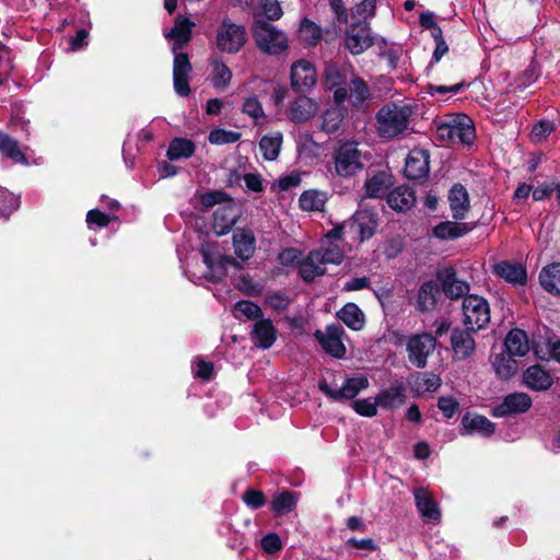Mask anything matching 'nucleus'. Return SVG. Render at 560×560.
Returning <instances> with one entry per match:
<instances>
[{
  "instance_id": "13d9d810",
  "label": "nucleus",
  "mask_w": 560,
  "mask_h": 560,
  "mask_svg": "<svg viewBox=\"0 0 560 560\" xmlns=\"http://www.w3.org/2000/svg\"><path fill=\"white\" fill-rule=\"evenodd\" d=\"M187 72H174V89L180 96H187L190 93L189 79Z\"/></svg>"
},
{
  "instance_id": "c03bdc74",
  "label": "nucleus",
  "mask_w": 560,
  "mask_h": 560,
  "mask_svg": "<svg viewBox=\"0 0 560 560\" xmlns=\"http://www.w3.org/2000/svg\"><path fill=\"white\" fill-rule=\"evenodd\" d=\"M342 119V110L339 107H331L323 114L322 129L328 133L335 132L340 127Z\"/></svg>"
},
{
  "instance_id": "69168bd1",
  "label": "nucleus",
  "mask_w": 560,
  "mask_h": 560,
  "mask_svg": "<svg viewBox=\"0 0 560 560\" xmlns=\"http://www.w3.org/2000/svg\"><path fill=\"white\" fill-rule=\"evenodd\" d=\"M246 187L255 192H260L264 189L261 176L257 173H247L243 176Z\"/></svg>"
},
{
  "instance_id": "f704fd0d",
  "label": "nucleus",
  "mask_w": 560,
  "mask_h": 560,
  "mask_svg": "<svg viewBox=\"0 0 560 560\" xmlns=\"http://www.w3.org/2000/svg\"><path fill=\"white\" fill-rule=\"evenodd\" d=\"M283 137L281 132L264 136L259 141V149L265 160L275 161L280 153Z\"/></svg>"
},
{
  "instance_id": "8fccbe9b",
  "label": "nucleus",
  "mask_w": 560,
  "mask_h": 560,
  "mask_svg": "<svg viewBox=\"0 0 560 560\" xmlns=\"http://www.w3.org/2000/svg\"><path fill=\"white\" fill-rule=\"evenodd\" d=\"M349 97L353 106H359L369 97V90L361 80H352L349 86Z\"/></svg>"
},
{
  "instance_id": "0e129e2a",
  "label": "nucleus",
  "mask_w": 560,
  "mask_h": 560,
  "mask_svg": "<svg viewBox=\"0 0 560 560\" xmlns=\"http://www.w3.org/2000/svg\"><path fill=\"white\" fill-rule=\"evenodd\" d=\"M555 183H542L537 187L533 188V199L535 201H541L551 196L553 192Z\"/></svg>"
},
{
  "instance_id": "aec40b11",
  "label": "nucleus",
  "mask_w": 560,
  "mask_h": 560,
  "mask_svg": "<svg viewBox=\"0 0 560 560\" xmlns=\"http://www.w3.org/2000/svg\"><path fill=\"white\" fill-rule=\"evenodd\" d=\"M233 246L237 258L245 261L252 258L256 249V238L249 229H236L233 234Z\"/></svg>"
},
{
  "instance_id": "f03ea898",
  "label": "nucleus",
  "mask_w": 560,
  "mask_h": 560,
  "mask_svg": "<svg viewBox=\"0 0 560 560\" xmlns=\"http://www.w3.org/2000/svg\"><path fill=\"white\" fill-rule=\"evenodd\" d=\"M364 153L359 149V142L343 140L338 143L332 153L334 174L339 177H352L364 167Z\"/></svg>"
},
{
  "instance_id": "f8f14e48",
  "label": "nucleus",
  "mask_w": 560,
  "mask_h": 560,
  "mask_svg": "<svg viewBox=\"0 0 560 560\" xmlns=\"http://www.w3.org/2000/svg\"><path fill=\"white\" fill-rule=\"evenodd\" d=\"M195 25V22L188 16L179 14L175 18L173 26L164 30V36L168 40L173 52L190 42Z\"/></svg>"
},
{
  "instance_id": "393cba45",
  "label": "nucleus",
  "mask_w": 560,
  "mask_h": 560,
  "mask_svg": "<svg viewBox=\"0 0 560 560\" xmlns=\"http://www.w3.org/2000/svg\"><path fill=\"white\" fill-rule=\"evenodd\" d=\"M450 207L453 218L462 220L469 209L468 192L462 185H454L448 194Z\"/></svg>"
},
{
  "instance_id": "b1692460",
  "label": "nucleus",
  "mask_w": 560,
  "mask_h": 560,
  "mask_svg": "<svg viewBox=\"0 0 560 560\" xmlns=\"http://www.w3.org/2000/svg\"><path fill=\"white\" fill-rule=\"evenodd\" d=\"M539 283L548 293L560 296V262L545 266L539 272Z\"/></svg>"
},
{
  "instance_id": "9b49d317",
  "label": "nucleus",
  "mask_w": 560,
  "mask_h": 560,
  "mask_svg": "<svg viewBox=\"0 0 560 560\" xmlns=\"http://www.w3.org/2000/svg\"><path fill=\"white\" fill-rule=\"evenodd\" d=\"M343 334L345 331L342 328L335 325H329L324 330H316L314 336L325 352L331 357L341 359L346 355L347 352L342 340Z\"/></svg>"
},
{
  "instance_id": "c85d7f7f",
  "label": "nucleus",
  "mask_w": 560,
  "mask_h": 560,
  "mask_svg": "<svg viewBox=\"0 0 560 560\" xmlns=\"http://www.w3.org/2000/svg\"><path fill=\"white\" fill-rule=\"evenodd\" d=\"M415 500L419 513L428 521L436 522L440 520V511L436 503L432 500L430 493L425 489H417L415 491Z\"/></svg>"
},
{
  "instance_id": "7c9ffc66",
  "label": "nucleus",
  "mask_w": 560,
  "mask_h": 560,
  "mask_svg": "<svg viewBox=\"0 0 560 560\" xmlns=\"http://www.w3.org/2000/svg\"><path fill=\"white\" fill-rule=\"evenodd\" d=\"M505 348L510 355H526L529 351V343L525 331L521 329L511 330L505 338Z\"/></svg>"
},
{
  "instance_id": "a18cd8bd",
  "label": "nucleus",
  "mask_w": 560,
  "mask_h": 560,
  "mask_svg": "<svg viewBox=\"0 0 560 560\" xmlns=\"http://www.w3.org/2000/svg\"><path fill=\"white\" fill-rule=\"evenodd\" d=\"M18 207V198L8 189L0 186V219L9 218Z\"/></svg>"
},
{
  "instance_id": "79ce46f5",
  "label": "nucleus",
  "mask_w": 560,
  "mask_h": 560,
  "mask_svg": "<svg viewBox=\"0 0 560 560\" xmlns=\"http://www.w3.org/2000/svg\"><path fill=\"white\" fill-rule=\"evenodd\" d=\"M326 194L319 190H306L300 197V207L305 211H322L326 203Z\"/></svg>"
},
{
  "instance_id": "5701e85b",
  "label": "nucleus",
  "mask_w": 560,
  "mask_h": 560,
  "mask_svg": "<svg viewBox=\"0 0 560 560\" xmlns=\"http://www.w3.org/2000/svg\"><path fill=\"white\" fill-rule=\"evenodd\" d=\"M535 355L544 361L553 360L560 363V338L549 336L533 345Z\"/></svg>"
},
{
  "instance_id": "de8ad7c7",
  "label": "nucleus",
  "mask_w": 560,
  "mask_h": 560,
  "mask_svg": "<svg viewBox=\"0 0 560 560\" xmlns=\"http://www.w3.org/2000/svg\"><path fill=\"white\" fill-rule=\"evenodd\" d=\"M351 406L353 410L362 417H374L377 415L378 402L376 397L357 399Z\"/></svg>"
},
{
  "instance_id": "a211bd4d",
  "label": "nucleus",
  "mask_w": 560,
  "mask_h": 560,
  "mask_svg": "<svg viewBox=\"0 0 560 560\" xmlns=\"http://www.w3.org/2000/svg\"><path fill=\"white\" fill-rule=\"evenodd\" d=\"M429 174V153L423 149H415L409 152L405 175L410 179H422Z\"/></svg>"
},
{
  "instance_id": "4468645a",
  "label": "nucleus",
  "mask_w": 560,
  "mask_h": 560,
  "mask_svg": "<svg viewBox=\"0 0 560 560\" xmlns=\"http://www.w3.org/2000/svg\"><path fill=\"white\" fill-rule=\"evenodd\" d=\"M240 217V209L233 200L226 201L217 208L213 214L212 228L217 235L230 232Z\"/></svg>"
},
{
  "instance_id": "3c124183",
  "label": "nucleus",
  "mask_w": 560,
  "mask_h": 560,
  "mask_svg": "<svg viewBox=\"0 0 560 560\" xmlns=\"http://www.w3.org/2000/svg\"><path fill=\"white\" fill-rule=\"evenodd\" d=\"M292 86L296 91L304 92L316 82L314 72H291Z\"/></svg>"
},
{
  "instance_id": "1a4fd4ad",
  "label": "nucleus",
  "mask_w": 560,
  "mask_h": 560,
  "mask_svg": "<svg viewBox=\"0 0 560 560\" xmlns=\"http://www.w3.org/2000/svg\"><path fill=\"white\" fill-rule=\"evenodd\" d=\"M369 378L363 374H359L345 380L340 387H331L327 383L323 382L319 384V389L328 397L340 400V399H352L361 392L369 387Z\"/></svg>"
},
{
  "instance_id": "49530a36",
  "label": "nucleus",
  "mask_w": 560,
  "mask_h": 560,
  "mask_svg": "<svg viewBox=\"0 0 560 560\" xmlns=\"http://www.w3.org/2000/svg\"><path fill=\"white\" fill-rule=\"evenodd\" d=\"M241 138L240 132L217 128L210 131L209 142L215 145L234 143Z\"/></svg>"
},
{
  "instance_id": "bb28decb",
  "label": "nucleus",
  "mask_w": 560,
  "mask_h": 560,
  "mask_svg": "<svg viewBox=\"0 0 560 560\" xmlns=\"http://www.w3.org/2000/svg\"><path fill=\"white\" fill-rule=\"evenodd\" d=\"M409 386L417 395L433 393L441 386V378L433 373H417L410 377Z\"/></svg>"
},
{
  "instance_id": "680f3d73",
  "label": "nucleus",
  "mask_w": 560,
  "mask_h": 560,
  "mask_svg": "<svg viewBox=\"0 0 560 560\" xmlns=\"http://www.w3.org/2000/svg\"><path fill=\"white\" fill-rule=\"evenodd\" d=\"M110 222V218L98 211V210H90L86 214V223L91 226V225H97L100 228H104L106 225H108V223Z\"/></svg>"
},
{
  "instance_id": "473e14b6",
  "label": "nucleus",
  "mask_w": 560,
  "mask_h": 560,
  "mask_svg": "<svg viewBox=\"0 0 560 560\" xmlns=\"http://www.w3.org/2000/svg\"><path fill=\"white\" fill-rule=\"evenodd\" d=\"M323 38V31L319 25L305 18L301 21L299 27V39L307 47H314Z\"/></svg>"
},
{
  "instance_id": "c9c22d12",
  "label": "nucleus",
  "mask_w": 560,
  "mask_h": 560,
  "mask_svg": "<svg viewBox=\"0 0 560 560\" xmlns=\"http://www.w3.org/2000/svg\"><path fill=\"white\" fill-rule=\"evenodd\" d=\"M317 110L316 104L305 97H299L290 108V118L294 121H305L310 119Z\"/></svg>"
},
{
  "instance_id": "6e6552de",
  "label": "nucleus",
  "mask_w": 560,
  "mask_h": 560,
  "mask_svg": "<svg viewBox=\"0 0 560 560\" xmlns=\"http://www.w3.org/2000/svg\"><path fill=\"white\" fill-rule=\"evenodd\" d=\"M246 42V30L230 19H224L215 34V44L221 51L236 52Z\"/></svg>"
},
{
  "instance_id": "9d476101",
  "label": "nucleus",
  "mask_w": 560,
  "mask_h": 560,
  "mask_svg": "<svg viewBox=\"0 0 560 560\" xmlns=\"http://www.w3.org/2000/svg\"><path fill=\"white\" fill-rule=\"evenodd\" d=\"M435 347L436 340L430 334L412 336L407 342L408 359L417 368H423Z\"/></svg>"
},
{
  "instance_id": "7ed1b4c3",
  "label": "nucleus",
  "mask_w": 560,
  "mask_h": 560,
  "mask_svg": "<svg viewBox=\"0 0 560 560\" xmlns=\"http://www.w3.org/2000/svg\"><path fill=\"white\" fill-rule=\"evenodd\" d=\"M411 112L408 106L394 103L384 105L376 114V132L381 138L392 139L402 133L409 124Z\"/></svg>"
},
{
  "instance_id": "37998d69",
  "label": "nucleus",
  "mask_w": 560,
  "mask_h": 560,
  "mask_svg": "<svg viewBox=\"0 0 560 560\" xmlns=\"http://www.w3.org/2000/svg\"><path fill=\"white\" fill-rule=\"evenodd\" d=\"M438 292V285L432 281L423 283L418 293V304L420 308L423 311L432 308L435 304Z\"/></svg>"
},
{
  "instance_id": "ea45409f",
  "label": "nucleus",
  "mask_w": 560,
  "mask_h": 560,
  "mask_svg": "<svg viewBox=\"0 0 560 560\" xmlns=\"http://www.w3.org/2000/svg\"><path fill=\"white\" fill-rule=\"evenodd\" d=\"M254 338L259 347L264 349L271 347L276 340V330L271 322L268 319L257 322L254 326Z\"/></svg>"
},
{
  "instance_id": "58836bf2",
  "label": "nucleus",
  "mask_w": 560,
  "mask_h": 560,
  "mask_svg": "<svg viewBox=\"0 0 560 560\" xmlns=\"http://www.w3.org/2000/svg\"><path fill=\"white\" fill-rule=\"evenodd\" d=\"M390 184V176L385 172H380L371 176L365 182L364 187L366 196L372 198L382 197L386 192Z\"/></svg>"
},
{
  "instance_id": "72a5a7b5",
  "label": "nucleus",
  "mask_w": 560,
  "mask_h": 560,
  "mask_svg": "<svg viewBox=\"0 0 560 560\" xmlns=\"http://www.w3.org/2000/svg\"><path fill=\"white\" fill-rule=\"evenodd\" d=\"M0 152L14 163L28 165V160L21 151L19 142L0 130Z\"/></svg>"
},
{
  "instance_id": "e2e57ef3",
  "label": "nucleus",
  "mask_w": 560,
  "mask_h": 560,
  "mask_svg": "<svg viewBox=\"0 0 560 560\" xmlns=\"http://www.w3.org/2000/svg\"><path fill=\"white\" fill-rule=\"evenodd\" d=\"M194 373L197 377L203 381H209L213 375V365L203 360H199L196 362Z\"/></svg>"
},
{
  "instance_id": "774afa93",
  "label": "nucleus",
  "mask_w": 560,
  "mask_h": 560,
  "mask_svg": "<svg viewBox=\"0 0 560 560\" xmlns=\"http://www.w3.org/2000/svg\"><path fill=\"white\" fill-rule=\"evenodd\" d=\"M377 0H363L355 8V13L364 19L370 18L374 14Z\"/></svg>"
},
{
  "instance_id": "ddd939ff",
  "label": "nucleus",
  "mask_w": 560,
  "mask_h": 560,
  "mask_svg": "<svg viewBox=\"0 0 560 560\" xmlns=\"http://www.w3.org/2000/svg\"><path fill=\"white\" fill-rule=\"evenodd\" d=\"M346 47L353 55H359L372 46L373 37L365 22L352 24L346 33Z\"/></svg>"
},
{
  "instance_id": "09e8293b",
  "label": "nucleus",
  "mask_w": 560,
  "mask_h": 560,
  "mask_svg": "<svg viewBox=\"0 0 560 560\" xmlns=\"http://www.w3.org/2000/svg\"><path fill=\"white\" fill-rule=\"evenodd\" d=\"M233 313L237 318L245 317L247 319H255L261 315V310L253 302L241 301L235 304Z\"/></svg>"
},
{
  "instance_id": "5fc2aeb1",
  "label": "nucleus",
  "mask_w": 560,
  "mask_h": 560,
  "mask_svg": "<svg viewBox=\"0 0 560 560\" xmlns=\"http://www.w3.org/2000/svg\"><path fill=\"white\" fill-rule=\"evenodd\" d=\"M261 548L267 553H276L282 549V541L278 534L269 533L260 540Z\"/></svg>"
},
{
  "instance_id": "6e6d98bb",
  "label": "nucleus",
  "mask_w": 560,
  "mask_h": 560,
  "mask_svg": "<svg viewBox=\"0 0 560 560\" xmlns=\"http://www.w3.org/2000/svg\"><path fill=\"white\" fill-rule=\"evenodd\" d=\"M232 200L228 197V195L223 191H210L203 194L200 197V201L205 207H213L215 205H224L226 201Z\"/></svg>"
},
{
  "instance_id": "cd10ccee",
  "label": "nucleus",
  "mask_w": 560,
  "mask_h": 560,
  "mask_svg": "<svg viewBox=\"0 0 560 560\" xmlns=\"http://www.w3.org/2000/svg\"><path fill=\"white\" fill-rule=\"evenodd\" d=\"M472 229L474 225L469 223L445 221L433 229V235L440 240H454L466 235Z\"/></svg>"
},
{
  "instance_id": "603ef678",
  "label": "nucleus",
  "mask_w": 560,
  "mask_h": 560,
  "mask_svg": "<svg viewBox=\"0 0 560 560\" xmlns=\"http://www.w3.org/2000/svg\"><path fill=\"white\" fill-rule=\"evenodd\" d=\"M260 11L268 20H279L283 14L278 0H261Z\"/></svg>"
},
{
  "instance_id": "c756f323",
  "label": "nucleus",
  "mask_w": 560,
  "mask_h": 560,
  "mask_svg": "<svg viewBox=\"0 0 560 560\" xmlns=\"http://www.w3.org/2000/svg\"><path fill=\"white\" fill-rule=\"evenodd\" d=\"M337 316L352 330H361L365 325L364 313L354 303H347L338 311Z\"/></svg>"
},
{
  "instance_id": "412c9836",
  "label": "nucleus",
  "mask_w": 560,
  "mask_h": 560,
  "mask_svg": "<svg viewBox=\"0 0 560 560\" xmlns=\"http://www.w3.org/2000/svg\"><path fill=\"white\" fill-rule=\"evenodd\" d=\"M462 425V434L478 433L483 436H490L495 430L494 423L488 418L472 413H467L463 417Z\"/></svg>"
},
{
  "instance_id": "e433bc0d",
  "label": "nucleus",
  "mask_w": 560,
  "mask_h": 560,
  "mask_svg": "<svg viewBox=\"0 0 560 560\" xmlns=\"http://www.w3.org/2000/svg\"><path fill=\"white\" fill-rule=\"evenodd\" d=\"M195 152V143L186 138H175L171 141L166 155L171 161L188 159Z\"/></svg>"
},
{
  "instance_id": "39448f33",
  "label": "nucleus",
  "mask_w": 560,
  "mask_h": 560,
  "mask_svg": "<svg viewBox=\"0 0 560 560\" xmlns=\"http://www.w3.org/2000/svg\"><path fill=\"white\" fill-rule=\"evenodd\" d=\"M253 34L258 47L267 54L278 55L288 48L285 33L262 20L260 14L255 19Z\"/></svg>"
},
{
  "instance_id": "2eb2a0df",
  "label": "nucleus",
  "mask_w": 560,
  "mask_h": 560,
  "mask_svg": "<svg viewBox=\"0 0 560 560\" xmlns=\"http://www.w3.org/2000/svg\"><path fill=\"white\" fill-rule=\"evenodd\" d=\"M523 384L535 392H546L555 383L552 374L539 364L528 366L522 375Z\"/></svg>"
},
{
  "instance_id": "2f4dec72",
  "label": "nucleus",
  "mask_w": 560,
  "mask_h": 560,
  "mask_svg": "<svg viewBox=\"0 0 560 560\" xmlns=\"http://www.w3.org/2000/svg\"><path fill=\"white\" fill-rule=\"evenodd\" d=\"M378 406L383 409L393 410L399 408L405 401L404 387L401 385H393L376 396Z\"/></svg>"
},
{
  "instance_id": "423d86ee",
  "label": "nucleus",
  "mask_w": 560,
  "mask_h": 560,
  "mask_svg": "<svg viewBox=\"0 0 560 560\" xmlns=\"http://www.w3.org/2000/svg\"><path fill=\"white\" fill-rule=\"evenodd\" d=\"M463 324L469 331H478L490 323V305L488 301L477 294L464 298L462 304Z\"/></svg>"
},
{
  "instance_id": "20e7f679",
  "label": "nucleus",
  "mask_w": 560,
  "mask_h": 560,
  "mask_svg": "<svg viewBox=\"0 0 560 560\" xmlns=\"http://www.w3.org/2000/svg\"><path fill=\"white\" fill-rule=\"evenodd\" d=\"M435 124L436 138L445 144H470L475 139L472 120L466 115L450 116Z\"/></svg>"
},
{
  "instance_id": "4be33fe9",
  "label": "nucleus",
  "mask_w": 560,
  "mask_h": 560,
  "mask_svg": "<svg viewBox=\"0 0 560 560\" xmlns=\"http://www.w3.org/2000/svg\"><path fill=\"white\" fill-rule=\"evenodd\" d=\"M451 343L455 357L459 360L467 359L475 351V340L469 330L454 329L451 336Z\"/></svg>"
},
{
  "instance_id": "f3484780",
  "label": "nucleus",
  "mask_w": 560,
  "mask_h": 560,
  "mask_svg": "<svg viewBox=\"0 0 560 560\" xmlns=\"http://www.w3.org/2000/svg\"><path fill=\"white\" fill-rule=\"evenodd\" d=\"M492 272L513 285H523L527 280L525 267L515 261H498L493 264Z\"/></svg>"
},
{
  "instance_id": "f257e3e1",
  "label": "nucleus",
  "mask_w": 560,
  "mask_h": 560,
  "mask_svg": "<svg viewBox=\"0 0 560 560\" xmlns=\"http://www.w3.org/2000/svg\"><path fill=\"white\" fill-rule=\"evenodd\" d=\"M375 231V221L366 211L357 212L347 222L335 226L326 233L320 247L312 250L305 259L300 262V273L305 281H312L326 272V265H339L343 260V252L336 243L342 236L352 242L362 243L370 238Z\"/></svg>"
},
{
  "instance_id": "a878e982",
  "label": "nucleus",
  "mask_w": 560,
  "mask_h": 560,
  "mask_svg": "<svg viewBox=\"0 0 560 560\" xmlns=\"http://www.w3.org/2000/svg\"><path fill=\"white\" fill-rule=\"evenodd\" d=\"M416 201L415 192L408 186H399L387 197L388 206L396 211L409 210Z\"/></svg>"
},
{
  "instance_id": "864d4df0",
  "label": "nucleus",
  "mask_w": 560,
  "mask_h": 560,
  "mask_svg": "<svg viewBox=\"0 0 560 560\" xmlns=\"http://www.w3.org/2000/svg\"><path fill=\"white\" fill-rule=\"evenodd\" d=\"M243 113L252 117L255 121L265 116L261 104L256 97H248L243 104Z\"/></svg>"
},
{
  "instance_id": "6ab92c4d",
  "label": "nucleus",
  "mask_w": 560,
  "mask_h": 560,
  "mask_svg": "<svg viewBox=\"0 0 560 560\" xmlns=\"http://www.w3.org/2000/svg\"><path fill=\"white\" fill-rule=\"evenodd\" d=\"M438 280L443 292L451 299L463 296L469 290L467 282L456 277L455 270L451 267L441 269L438 272Z\"/></svg>"
},
{
  "instance_id": "a19ab883",
  "label": "nucleus",
  "mask_w": 560,
  "mask_h": 560,
  "mask_svg": "<svg viewBox=\"0 0 560 560\" xmlns=\"http://www.w3.org/2000/svg\"><path fill=\"white\" fill-rule=\"evenodd\" d=\"M493 369L500 378L508 380L516 373L517 362L509 353H500L494 358Z\"/></svg>"
},
{
  "instance_id": "338daca9",
  "label": "nucleus",
  "mask_w": 560,
  "mask_h": 560,
  "mask_svg": "<svg viewBox=\"0 0 560 560\" xmlns=\"http://www.w3.org/2000/svg\"><path fill=\"white\" fill-rule=\"evenodd\" d=\"M300 252L295 248H285L279 254V261L283 266H291L300 258Z\"/></svg>"
},
{
  "instance_id": "bf43d9fd",
  "label": "nucleus",
  "mask_w": 560,
  "mask_h": 560,
  "mask_svg": "<svg viewBox=\"0 0 560 560\" xmlns=\"http://www.w3.org/2000/svg\"><path fill=\"white\" fill-rule=\"evenodd\" d=\"M438 406L446 418H452L459 408L458 402L451 396L441 397Z\"/></svg>"
},
{
  "instance_id": "4c0bfd02",
  "label": "nucleus",
  "mask_w": 560,
  "mask_h": 560,
  "mask_svg": "<svg viewBox=\"0 0 560 560\" xmlns=\"http://www.w3.org/2000/svg\"><path fill=\"white\" fill-rule=\"evenodd\" d=\"M298 504V495L291 491H281L273 495L271 510L277 515H284L292 512Z\"/></svg>"
},
{
  "instance_id": "dca6fc26",
  "label": "nucleus",
  "mask_w": 560,
  "mask_h": 560,
  "mask_svg": "<svg viewBox=\"0 0 560 560\" xmlns=\"http://www.w3.org/2000/svg\"><path fill=\"white\" fill-rule=\"evenodd\" d=\"M532 398L528 394L516 392L508 395L503 401L493 409L495 417H505L512 413H524L532 407Z\"/></svg>"
},
{
  "instance_id": "0eeeda50",
  "label": "nucleus",
  "mask_w": 560,
  "mask_h": 560,
  "mask_svg": "<svg viewBox=\"0 0 560 560\" xmlns=\"http://www.w3.org/2000/svg\"><path fill=\"white\" fill-rule=\"evenodd\" d=\"M201 254L208 269L206 277L212 281L224 278L229 266L240 267V264L234 258L225 255L219 243L205 244L201 247Z\"/></svg>"
},
{
  "instance_id": "052dcab7",
  "label": "nucleus",
  "mask_w": 560,
  "mask_h": 560,
  "mask_svg": "<svg viewBox=\"0 0 560 560\" xmlns=\"http://www.w3.org/2000/svg\"><path fill=\"white\" fill-rule=\"evenodd\" d=\"M300 184H301V174L293 172L291 174L280 177L276 185L279 190L285 191L291 188L298 187Z\"/></svg>"
},
{
  "instance_id": "4d7b16f0",
  "label": "nucleus",
  "mask_w": 560,
  "mask_h": 560,
  "mask_svg": "<svg viewBox=\"0 0 560 560\" xmlns=\"http://www.w3.org/2000/svg\"><path fill=\"white\" fill-rule=\"evenodd\" d=\"M243 500L250 509H259L266 503L265 495L261 491L249 489L243 494Z\"/></svg>"
}]
</instances>
